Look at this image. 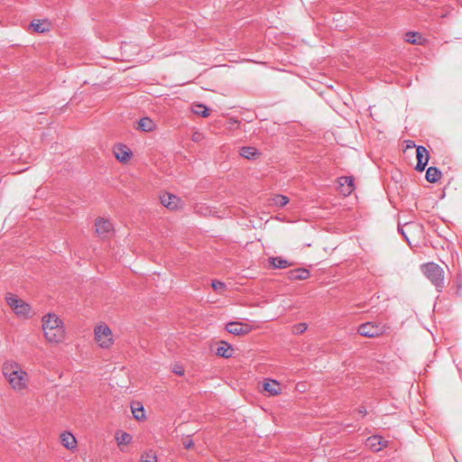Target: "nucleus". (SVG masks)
<instances>
[{
	"label": "nucleus",
	"mask_w": 462,
	"mask_h": 462,
	"mask_svg": "<svg viewBox=\"0 0 462 462\" xmlns=\"http://www.w3.org/2000/svg\"><path fill=\"white\" fill-rule=\"evenodd\" d=\"M161 203L170 208V209H175L179 207L180 199L172 194L165 193L162 196H161Z\"/></svg>",
	"instance_id": "9b49d317"
},
{
	"label": "nucleus",
	"mask_w": 462,
	"mask_h": 462,
	"mask_svg": "<svg viewBox=\"0 0 462 462\" xmlns=\"http://www.w3.org/2000/svg\"><path fill=\"white\" fill-rule=\"evenodd\" d=\"M233 353L234 349L232 346L225 341H221L217 348V355L221 357L229 358L233 356Z\"/></svg>",
	"instance_id": "f3484780"
},
{
	"label": "nucleus",
	"mask_w": 462,
	"mask_h": 462,
	"mask_svg": "<svg viewBox=\"0 0 462 462\" xmlns=\"http://www.w3.org/2000/svg\"><path fill=\"white\" fill-rule=\"evenodd\" d=\"M5 300L17 317L23 319H27L30 317L32 308L27 302L11 292H8L5 295Z\"/></svg>",
	"instance_id": "7ed1b4c3"
},
{
	"label": "nucleus",
	"mask_w": 462,
	"mask_h": 462,
	"mask_svg": "<svg viewBox=\"0 0 462 462\" xmlns=\"http://www.w3.org/2000/svg\"><path fill=\"white\" fill-rule=\"evenodd\" d=\"M50 327L52 328L63 327V323L55 314L50 313L42 318V329L49 328Z\"/></svg>",
	"instance_id": "f8f14e48"
},
{
	"label": "nucleus",
	"mask_w": 462,
	"mask_h": 462,
	"mask_svg": "<svg viewBox=\"0 0 462 462\" xmlns=\"http://www.w3.org/2000/svg\"><path fill=\"white\" fill-rule=\"evenodd\" d=\"M441 177V171L437 167H429L426 171V180L430 183L437 182Z\"/></svg>",
	"instance_id": "aec40b11"
},
{
	"label": "nucleus",
	"mask_w": 462,
	"mask_h": 462,
	"mask_svg": "<svg viewBox=\"0 0 462 462\" xmlns=\"http://www.w3.org/2000/svg\"><path fill=\"white\" fill-rule=\"evenodd\" d=\"M357 332L365 337H376L384 332V327L380 324L366 322L358 327Z\"/></svg>",
	"instance_id": "20e7f679"
},
{
	"label": "nucleus",
	"mask_w": 462,
	"mask_h": 462,
	"mask_svg": "<svg viewBox=\"0 0 462 462\" xmlns=\"http://www.w3.org/2000/svg\"><path fill=\"white\" fill-rule=\"evenodd\" d=\"M183 372H184L183 369L181 367H180V366H175L173 368V373H175V374H177L179 375H182Z\"/></svg>",
	"instance_id": "473e14b6"
},
{
	"label": "nucleus",
	"mask_w": 462,
	"mask_h": 462,
	"mask_svg": "<svg viewBox=\"0 0 462 462\" xmlns=\"http://www.w3.org/2000/svg\"><path fill=\"white\" fill-rule=\"evenodd\" d=\"M365 445L369 447L373 451H379L383 447H386V441H383L382 437L371 436L367 438Z\"/></svg>",
	"instance_id": "ddd939ff"
},
{
	"label": "nucleus",
	"mask_w": 462,
	"mask_h": 462,
	"mask_svg": "<svg viewBox=\"0 0 462 462\" xmlns=\"http://www.w3.org/2000/svg\"><path fill=\"white\" fill-rule=\"evenodd\" d=\"M263 390L270 395H277L281 392V384L275 380H265L263 384Z\"/></svg>",
	"instance_id": "dca6fc26"
},
{
	"label": "nucleus",
	"mask_w": 462,
	"mask_h": 462,
	"mask_svg": "<svg viewBox=\"0 0 462 462\" xmlns=\"http://www.w3.org/2000/svg\"><path fill=\"white\" fill-rule=\"evenodd\" d=\"M239 154L245 159L254 160L260 155V152L254 147L244 146L240 149Z\"/></svg>",
	"instance_id": "a211bd4d"
},
{
	"label": "nucleus",
	"mask_w": 462,
	"mask_h": 462,
	"mask_svg": "<svg viewBox=\"0 0 462 462\" xmlns=\"http://www.w3.org/2000/svg\"><path fill=\"white\" fill-rule=\"evenodd\" d=\"M113 152H114L116 158L120 162H127L132 155L131 150L125 144H123V143H118V144L115 145Z\"/></svg>",
	"instance_id": "9d476101"
},
{
	"label": "nucleus",
	"mask_w": 462,
	"mask_h": 462,
	"mask_svg": "<svg viewBox=\"0 0 462 462\" xmlns=\"http://www.w3.org/2000/svg\"><path fill=\"white\" fill-rule=\"evenodd\" d=\"M140 462H158L156 453L150 449L141 456Z\"/></svg>",
	"instance_id": "b1692460"
},
{
	"label": "nucleus",
	"mask_w": 462,
	"mask_h": 462,
	"mask_svg": "<svg viewBox=\"0 0 462 462\" xmlns=\"http://www.w3.org/2000/svg\"><path fill=\"white\" fill-rule=\"evenodd\" d=\"M152 127H153V122L150 118L143 117V118L140 119L139 128L142 129L143 131H145V132L152 131Z\"/></svg>",
	"instance_id": "393cba45"
},
{
	"label": "nucleus",
	"mask_w": 462,
	"mask_h": 462,
	"mask_svg": "<svg viewBox=\"0 0 462 462\" xmlns=\"http://www.w3.org/2000/svg\"><path fill=\"white\" fill-rule=\"evenodd\" d=\"M273 203L278 207H284L289 203V199L283 195H277L273 198Z\"/></svg>",
	"instance_id": "bb28decb"
},
{
	"label": "nucleus",
	"mask_w": 462,
	"mask_h": 462,
	"mask_svg": "<svg viewBox=\"0 0 462 462\" xmlns=\"http://www.w3.org/2000/svg\"><path fill=\"white\" fill-rule=\"evenodd\" d=\"M404 39L409 43L418 45H422L425 42V39L421 36V34L416 32H406Z\"/></svg>",
	"instance_id": "6ab92c4d"
},
{
	"label": "nucleus",
	"mask_w": 462,
	"mask_h": 462,
	"mask_svg": "<svg viewBox=\"0 0 462 462\" xmlns=\"http://www.w3.org/2000/svg\"><path fill=\"white\" fill-rule=\"evenodd\" d=\"M423 274L440 291L445 286L444 270L437 263L430 262L420 266Z\"/></svg>",
	"instance_id": "f03ea898"
},
{
	"label": "nucleus",
	"mask_w": 462,
	"mask_h": 462,
	"mask_svg": "<svg viewBox=\"0 0 462 462\" xmlns=\"http://www.w3.org/2000/svg\"><path fill=\"white\" fill-rule=\"evenodd\" d=\"M338 183L341 187H343L341 191L345 195L350 194L355 189L353 177H347V176L340 177L338 179Z\"/></svg>",
	"instance_id": "2eb2a0df"
},
{
	"label": "nucleus",
	"mask_w": 462,
	"mask_h": 462,
	"mask_svg": "<svg viewBox=\"0 0 462 462\" xmlns=\"http://www.w3.org/2000/svg\"><path fill=\"white\" fill-rule=\"evenodd\" d=\"M212 287L216 291L224 290L226 288V284L219 281H213Z\"/></svg>",
	"instance_id": "c756f323"
},
{
	"label": "nucleus",
	"mask_w": 462,
	"mask_h": 462,
	"mask_svg": "<svg viewBox=\"0 0 462 462\" xmlns=\"http://www.w3.org/2000/svg\"><path fill=\"white\" fill-rule=\"evenodd\" d=\"M193 445L194 443L191 439H188L183 442V446L185 447V448H190L191 447H193Z\"/></svg>",
	"instance_id": "2f4dec72"
},
{
	"label": "nucleus",
	"mask_w": 462,
	"mask_h": 462,
	"mask_svg": "<svg viewBox=\"0 0 462 462\" xmlns=\"http://www.w3.org/2000/svg\"><path fill=\"white\" fill-rule=\"evenodd\" d=\"M192 112L196 115L201 116L202 117H208L209 116L208 108L203 104L193 105Z\"/></svg>",
	"instance_id": "5701e85b"
},
{
	"label": "nucleus",
	"mask_w": 462,
	"mask_h": 462,
	"mask_svg": "<svg viewBox=\"0 0 462 462\" xmlns=\"http://www.w3.org/2000/svg\"><path fill=\"white\" fill-rule=\"evenodd\" d=\"M45 338L51 343H59L63 339L64 337V328L57 327L43 329Z\"/></svg>",
	"instance_id": "1a4fd4ad"
},
{
	"label": "nucleus",
	"mask_w": 462,
	"mask_h": 462,
	"mask_svg": "<svg viewBox=\"0 0 462 462\" xmlns=\"http://www.w3.org/2000/svg\"><path fill=\"white\" fill-rule=\"evenodd\" d=\"M358 414L361 416V417H364L365 414H366V410L365 407H360L358 409Z\"/></svg>",
	"instance_id": "72a5a7b5"
},
{
	"label": "nucleus",
	"mask_w": 462,
	"mask_h": 462,
	"mask_svg": "<svg viewBox=\"0 0 462 462\" xmlns=\"http://www.w3.org/2000/svg\"><path fill=\"white\" fill-rule=\"evenodd\" d=\"M132 412H133V415L134 417L140 420L144 418V410H143V405H140L139 407L135 408V407H132Z\"/></svg>",
	"instance_id": "cd10ccee"
},
{
	"label": "nucleus",
	"mask_w": 462,
	"mask_h": 462,
	"mask_svg": "<svg viewBox=\"0 0 462 462\" xmlns=\"http://www.w3.org/2000/svg\"><path fill=\"white\" fill-rule=\"evenodd\" d=\"M416 158H417V164L415 166V170L420 172L423 171L428 164L429 160H430L429 151L422 145L417 146Z\"/></svg>",
	"instance_id": "423d86ee"
},
{
	"label": "nucleus",
	"mask_w": 462,
	"mask_h": 462,
	"mask_svg": "<svg viewBox=\"0 0 462 462\" xmlns=\"http://www.w3.org/2000/svg\"><path fill=\"white\" fill-rule=\"evenodd\" d=\"M96 231L99 236L108 237L113 233V225L109 220L97 218L96 220Z\"/></svg>",
	"instance_id": "6e6552de"
},
{
	"label": "nucleus",
	"mask_w": 462,
	"mask_h": 462,
	"mask_svg": "<svg viewBox=\"0 0 462 462\" xmlns=\"http://www.w3.org/2000/svg\"><path fill=\"white\" fill-rule=\"evenodd\" d=\"M32 26L33 27L34 31L38 32H43L46 31V28L43 27L42 24L40 23H32Z\"/></svg>",
	"instance_id": "7c9ffc66"
},
{
	"label": "nucleus",
	"mask_w": 462,
	"mask_h": 462,
	"mask_svg": "<svg viewBox=\"0 0 462 462\" xmlns=\"http://www.w3.org/2000/svg\"><path fill=\"white\" fill-rule=\"evenodd\" d=\"M269 262L273 266V268H277V269H284V268H287V267L292 265L291 263H289L287 260L282 259L280 256L271 257L269 259Z\"/></svg>",
	"instance_id": "4be33fe9"
},
{
	"label": "nucleus",
	"mask_w": 462,
	"mask_h": 462,
	"mask_svg": "<svg viewBox=\"0 0 462 462\" xmlns=\"http://www.w3.org/2000/svg\"><path fill=\"white\" fill-rule=\"evenodd\" d=\"M117 444L119 446L121 445H127L132 440V436L126 432H123L120 435L116 436Z\"/></svg>",
	"instance_id": "a878e982"
},
{
	"label": "nucleus",
	"mask_w": 462,
	"mask_h": 462,
	"mask_svg": "<svg viewBox=\"0 0 462 462\" xmlns=\"http://www.w3.org/2000/svg\"><path fill=\"white\" fill-rule=\"evenodd\" d=\"M307 328L306 323H299L293 326L292 332L296 335H300L306 331Z\"/></svg>",
	"instance_id": "c85d7f7f"
},
{
	"label": "nucleus",
	"mask_w": 462,
	"mask_h": 462,
	"mask_svg": "<svg viewBox=\"0 0 462 462\" xmlns=\"http://www.w3.org/2000/svg\"><path fill=\"white\" fill-rule=\"evenodd\" d=\"M95 337L98 345L103 348H106L112 344L111 329L106 325H100L95 328Z\"/></svg>",
	"instance_id": "39448f33"
},
{
	"label": "nucleus",
	"mask_w": 462,
	"mask_h": 462,
	"mask_svg": "<svg viewBox=\"0 0 462 462\" xmlns=\"http://www.w3.org/2000/svg\"><path fill=\"white\" fill-rule=\"evenodd\" d=\"M226 331L230 334L240 336L248 334L252 328L248 324H244L238 321L228 322L226 326Z\"/></svg>",
	"instance_id": "0eeeda50"
},
{
	"label": "nucleus",
	"mask_w": 462,
	"mask_h": 462,
	"mask_svg": "<svg viewBox=\"0 0 462 462\" xmlns=\"http://www.w3.org/2000/svg\"><path fill=\"white\" fill-rule=\"evenodd\" d=\"M2 372L14 390L21 391L26 388L28 375L19 364L14 361H6L3 365Z\"/></svg>",
	"instance_id": "f257e3e1"
},
{
	"label": "nucleus",
	"mask_w": 462,
	"mask_h": 462,
	"mask_svg": "<svg viewBox=\"0 0 462 462\" xmlns=\"http://www.w3.org/2000/svg\"><path fill=\"white\" fill-rule=\"evenodd\" d=\"M61 443L65 448L72 449L76 447L77 441L71 433L64 432L61 434Z\"/></svg>",
	"instance_id": "412c9836"
},
{
	"label": "nucleus",
	"mask_w": 462,
	"mask_h": 462,
	"mask_svg": "<svg viewBox=\"0 0 462 462\" xmlns=\"http://www.w3.org/2000/svg\"><path fill=\"white\" fill-rule=\"evenodd\" d=\"M310 277V271L305 268H297L288 272V278L291 281L306 280Z\"/></svg>",
	"instance_id": "4468645a"
},
{
	"label": "nucleus",
	"mask_w": 462,
	"mask_h": 462,
	"mask_svg": "<svg viewBox=\"0 0 462 462\" xmlns=\"http://www.w3.org/2000/svg\"><path fill=\"white\" fill-rule=\"evenodd\" d=\"M414 146H415V143L412 141H407V145H406L407 148L414 147Z\"/></svg>",
	"instance_id": "f704fd0d"
},
{
	"label": "nucleus",
	"mask_w": 462,
	"mask_h": 462,
	"mask_svg": "<svg viewBox=\"0 0 462 462\" xmlns=\"http://www.w3.org/2000/svg\"><path fill=\"white\" fill-rule=\"evenodd\" d=\"M402 235H403L404 236H406L403 231H402ZM405 238L407 239V237H405Z\"/></svg>",
	"instance_id": "c9c22d12"
}]
</instances>
